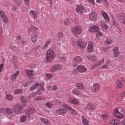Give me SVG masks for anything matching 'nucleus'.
Here are the masks:
<instances>
[{"mask_svg": "<svg viewBox=\"0 0 125 125\" xmlns=\"http://www.w3.org/2000/svg\"><path fill=\"white\" fill-rule=\"evenodd\" d=\"M53 50H48L46 52V55L45 57V62L46 63H49L51 62L54 59V56H53Z\"/></svg>", "mask_w": 125, "mask_h": 125, "instance_id": "obj_1", "label": "nucleus"}, {"mask_svg": "<svg viewBox=\"0 0 125 125\" xmlns=\"http://www.w3.org/2000/svg\"><path fill=\"white\" fill-rule=\"evenodd\" d=\"M1 112L5 113L7 118H11L13 116V109L12 108H2Z\"/></svg>", "mask_w": 125, "mask_h": 125, "instance_id": "obj_2", "label": "nucleus"}, {"mask_svg": "<svg viewBox=\"0 0 125 125\" xmlns=\"http://www.w3.org/2000/svg\"><path fill=\"white\" fill-rule=\"evenodd\" d=\"M23 111V107L19 104H17L14 106V112L16 115H21Z\"/></svg>", "mask_w": 125, "mask_h": 125, "instance_id": "obj_3", "label": "nucleus"}, {"mask_svg": "<svg viewBox=\"0 0 125 125\" xmlns=\"http://www.w3.org/2000/svg\"><path fill=\"white\" fill-rule=\"evenodd\" d=\"M37 87H40L42 91H44V88H43V84H40L39 83H36L34 85L30 88V90H35Z\"/></svg>", "mask_w": 125, "mask_h": 125, "instance_id": "obj_4", "label": "nucleus"}, {"mask_svg": "<svg viewBox=\"0 0 125 125\" xmlns=\"http://www.w3.org/2000/svg\"><path fill=\"white\" fill-rule=\"evenodd\" d=\"M0 18H1V20H2V21H3V22L6 24L8 23V18H7L4 12H3L2 11H0Z\"/></svg>", "mask_w": 125, "mask_h": 125, "instance_id": "obj_5", "label": "nucleus"}, {"mask_svg": "<svg viewBox=\"0 0 125 125\" xmlns=\"http://www.w3.org/2000/svg\"><path fill=\"white\" fill-rule=\"evenodd\" d=\"M67 113V109L65 108H60L58 109L56 111L57 115H62L65 116V114Z\"/></svg>", "mask_w": 125, "mask_h": 125, "instance_id": "obj_6", "label": "nucleus"}, {"mask_svg": "<svg viewBox=\"0 0 125 125\" xmlns=\"http://www.w3.org/2000/svg\"><path fill=\"white\" fill-rule=\"evenodd\" d=\"M82 28L80 26H75L72 29V32L77 34V35H80L82 34Z\"/></svg>", "mask_w": 125, "mask_h": 125, "instance_id": "obj_7", "label": "nucleus"}, {"mask_svg": "<svg viewBox=\"0 0 125 125\" xmlns=\"http://www.w3.org/2000/svg\"><path fill=\"white\" fill-rule=\"evenodd\" d=\"M63 107L65 108L68 111H69V113H71L72 115H76V110L75 109L72 108L71 106H69L66 104H64L62 105Z\"/></svg>", "mask_w": 125, "mask_h": 125, "instance_id": "obj_8", "label": "nucleus"}, {"mask_svg": "<svg viewBox=\"0 0 125 125\" xmlns=\"http://www.w3.org/2000/svg\"><path fill=\"white\" fill-rule=\"evenodd\" d=\"M84 9V7L83 5L80 4L77 6L76 10L77 12H79L80 14H83Z\"/></svg>", "mask_w": 125, "mask_h": 125, "instance_id": "obj_9", "label": "nucleus"}, {"mask_svg": "<svg viewBox=\"0 0 125 125\" xmlns=\"http://www.w3.org/2000/svg\"><path fill=\"white\" fill-rule=\"evenodd\" d=\"M77 46L78 47H80V48L83 49V48H85V47L86 46V43L83 42L82 40H79L77 42Z\"/></svg>", "mask_w": 125, "mask_h": 125, "instance_id": "obj_10", "label": "nucleus"}, {"mask_svg": "<svg viewBox=\"0 0 125 125\" xmlns=\"http://www.w3.org/2000/svg\"><path fill=\"white\" fill-rule=\"evenodd\" d=\"M112 50L114 58H117V57H119L120 55V51L119 50V48H118L117 47H115L113 48Z\"/></svg>", "mask_w": 125, "mask_h": 125, "instance_id": "obj_11", "label": "nucleus"}, {"mask_svg": "<svg viewBox=\"0 0 125 125\" xmlns=\"http://www.w3.org/2000/svg\"><path fill=\"white\" fill-rule=\"evenodd\" d=\"M77 70L78 72H80V73H84V72L87 71L86 67H84L83 65H78L77 67Z\"/></svg>", "mask_w": 125, "mask_h": 125, "instance_id": "obj_12", "label": "nucleus"}, {"mask_svg": "<svg viewBox=\"0 0 125 125\" xmlns=\"http://www.w3.org/2000/svg\"><path fill=\"white\" fill-rule=\"evenodd\" d=\"M98 30H99V26L97 25H94L92 26H91L89 28V32L90 33H94L95 32H98Z\"/></svg>", "mask_w": 125, "mask_h": 125, "instance_id": "obj_13", "label": "nucleus"}, {"mask_svg": "<svg viewBox=\"0 0 125 125\" xmlns=\"http://www.w3.org/2000/svg\"><path fill=\"white\" fill-rule=\"evenodd\" d=\"M114 116L116 118H117V119H122V118H124V115L119 112L118 109H115L114 110Z\"/></svg>", "mask_w": 125, "mask_h": 125, "instance_id": "obj_14", "label": "nucleus"}, {"mask_svg": "<svg viewBox=\"0 0 125 125\" xmlns=\"http://www.w3.org/2000/svg\"><path fill=\"white\" fill-rule=\"evenodd\" d=\"M19 74H20V72L19 71H17L15 73L11 75V79L12 82H16V79L18 78Z\"/></svg>", "mask_w": 125, "mask_h": 125, "instance_id": "obj_15", "label": "nucleus"}, {"mask_svg": "<svg viewBox=\"0 0 125 125\" xmlns=\"http://www.w3.org/2000/svg\"><path fill=\"white\" fill-rule=\"evenodd\" d=\"M100 88V84L96 83L93 85L92 90L95 92H98L99 91V89Z\"/></svg>", "mask_w": 125, "mask_h": 125, "instance_id": "obj_16", "label": "nucleus"}, {"mask_svg": "<svg viewBox=\"0 0 125 125\" xmlns=\"http://www.w3.org/2000/svg\"><path fill=\"white\" fill-rule=\"evenodd\" d=\"M97 15L95 12H92L89 15V19L91 21H95Z\"/></svg>", "mask_w": 125, "mask_h": 125, "instance_id": "obj_17", "label": "nucleus"}, {"mask_svg": "<svg viewBox=\"0 0 125 125\" xmlns=\"http://www.w3.org/2000/svg\"><path fill=\"white\" fill-rule=\"evenodd\" d=\"M29 14L30 16H32L34 18V19H37L38 18V14H37V12L34 10H30L29 11Z\"/></svg>", "mask_w": 125, "mask_h": 125, "instance_id": "obj_18", "label": "nucleus"}, {"mask_svg": "<svg viewBox=\"0 0 125 125\" xmlns=\"http://www.w3.org/2000/svg\"><path fill=\"white\" fill-rule=\"evenodd\" d=\"M87 51L88 52H92L93 51V44H92V42H90L88 43Z\"/></svg>", "mask_w": 125, "mask_h": 125, "instance_id": "obj_19", "label": "nucleus"}, {"mask_svg": "<svg viewBox=\"0 0 125 125\" xmlns=\"http://www.w3.org/2000/svg\"><path fill=\"white\" fill-rule=\"evenodd\" d=\"M73 61L77 63H82L83 62V59L80 56H76L73 59Z\"/></svg>", "mask_w": 125, "mask_h": 125, "instance_id": "obj_20", "label": "nucleus"}, {"mask_svg": "<svg viewBox=\"0 0 125 125\" xmlns=\"http://www.w3.org/2000/svg\"><path fill=\"white\" fill-rule=\"evenodd\" d=\"M68 101L69 103H71V104H74V105H77L79 102L78 100L76 99H69Z\"/></svg>", "mask_w": 125, "mask_h": 125, "instance_id": "obj_21", "label": "nucleus"}, {"mask_svg": "<svg viewBox=\"0 0 125 125\" xmlns=\"http://www.w3.org/2000/svg\"><path fill=\"white\" fill-rule=\"evenodd\" d=\"M28 115H33L34 113H35V108L34 107H29L27 109H26V113H27Z\"/></svg>", "mask_w": 125, "mask_h": 125, "instance_id": "obj_22", "label": "nucleus"}, {"mask_svg": "<svg viewBox=\"0 0 125 125\" xmlns=\"http://www.w3.org/2000/svg\"><path fill=\"white\" fill-rule=\"evenodd\" d=\"M40 120L42 122V124H44L45 125H50V121H48L47 119L40 118Z\"/></svg>", "mask_w": 125, "mask_h": 125, "instance_id": "obj_23", "label": "nucleus"}, {"mask_svg": "<svg viewBox=\"0 0 125 125\" xmlns=\"http://www.w3.org/2000/svg\"><path fill=\"white\" fill-rule=\"evenodd\" d=\"M63 23H64V25H68L70 23H73V20L70 18L65 19H64V20L63 21Z\"/></svg>", "mask_w": 125, "mask_h": 125, "instance_id": "obj_24", "label": "nucleus"}, {"mask_svg": "<svg viewBox=\"0 0 125 125\" xmlns=\"http://www.w3.org/2000/svg\"><path fill=\"white\" fill-rule=\"evenodd\" d=\"M95 108H96V106L93 104H89L87 105V108H88V110H94Z\"/></svg>", "mask_w": 125, "mask_h": 125, "instance_id": "obj_25", "label": "nucleus"}, {"mask_svg": "<svg viewBox=\"0 0 125 125\" xmlns=\"http://www.w3.org/2000/svg\"><path fill=\"white\" fill-rule=\"evenodd\" d=\"M120 124V121L117 119L112 120L110 122V125H118Z\"/></svg>", "mask_w": 125, "mask_h": 125, "instance_id": "obj_26", "label": "nucleus"}, {"mask_svg": "<svg viewBox=\"0 0 125 125\" xmlns=\"http://www.w3.org/2000/svg\"><path fill=\"white\" fill-rule=\"evenodd\" d=\"M82 120L83 125H88V121H87V120L84 118V116H82Z\"/></svg>", "mask_w": 125, "mask_h": 125, "instance_id": "obj_27", "label": "nucleus"}, {"mask_svg": "<svg viewBox=\"0 0 125 125\" xmlns=\"http://www.w3.org/2000/svg\"><path fill=\"white\" fill-rule=\"evenodd\" d=\"M26 73L28 77H29V78L33 77V76H34V74H35V72H34L33 70H27L26 71Z\"/></svg>", "mask_w": 125, "mask_h": 125, "instance_id": "obj_28", "label": "nucleus"}, {"mask_svg": "<svg viewBox=\"0 0 125 125\" xmlns=\"http://www.w3.org/2000/svg\"><path fill=\"white\" fill-rule=\"evenodd\" d=\"M57 36L58 40H63V38H64V35H63V32H59Z\"/></svg>", "mask_w": 125, "mask_h": 125, "instance_id": "obj_29", "label": "nucleus"}, {"mask_svg": "<svg viewBox=\"0 0 125 125\" xmlns=\"http://www.w3.org/2000/svg\"><path fill=\"white\" fill-rule=\"evenodd\" d=\"M76 86L78 89H83V85L81 83H77Z\"/></svg>", "mask_w": 125, "mask_h": 125, "instance_id": "obj_30", "label": "nucleus"}, {"mask_svg": "<svg viewBox=\"0 0 125 125\" xmlns=\"http://www.w3.org/2000/svg\"><path fill=\"white\" fill-rule=\"evenodd\" d=\"M101 23L102 27H103V29H104V30L108 29V25L104 21H101Z\"/></svg>", "mask_w": 125, "mask_h": 125, "instance_id": "obj_31", "label": "nucleus"}, {"mask_svg": "<svg viewBox=\"0 0 125 125\" xmlns=\"http://www.w3.org/2000/svg\"><path fill=\"white\" fill-rule=\"evenodd\" d=\"M23 92V91L21 89H16L14 91V94H21Z\"/></svg>", "mask_w": 125, "mask_h": 125, "instance_id": "obj_32", "label": "nucleus"}, {"mask_svg": "<svg viewBox=\"0 0 125 125\" xmlns=\"http://www.w3.org/2000/svg\"><path fill=\"white\" fill-rule=\"evenodd\" d=\"M51 42H50V40L46 41L44 45V49H45V48H47L48 47V45L50 44Z\"/></svg>", "mask_w": 125, "mask_h": 125, "instance_id": "obj_33", "label": "nucleus"}, {"mask_svg": "<svg viewBox=\"0 0 125 125\" xmlns=\"http://www.w3.org/2000/svg\"><path fill=\"white\" fill-rule=\"evenodd\" d=\"M102 117L103 118V119H104V120H108V119H109V115H108V114L107 113H104V114H102Z\"/></svg>", "mask_w": 125, "mask_h": 125, "instance_id": "obj_34", "label": "nucleus"}, {"mask_svg": "<svg viewBox=\"0 0 125 125\" xmlns=\"http://www.w3.org/2000/svg\"><path fill=\"white\" fill-rule=\"evenodd\" d=\"M37 35H34L31 36V41L32 42H37Z\"/></svg>", "mask_w": 125, "mask_h": 125, "instance_id": "obj_35", "label": "nucleus"}, {"mask_svg": "<svg viewBox=\"0 0 125 125\" xmlns=\"http://www.w3.org/2000/svg\"><path fill=\"white\" fill-rule=\"evenodd\" d=\"M72 93L75 95H80V91L76 89L72 91Z\"/></svg>", "mask_w": 125, "mask_h": 125, "instance_id": "obj_36", "label": "nucleus"}, {"mask_svg": "<svg viewBox=\"0 0 125 125\" xmlns=\"http://www.w3.org/2000/svg\"><path fill=\"white\" fill-rule=\"evenodd\" d=\"M117 86L119 88H121L124 85V84L121 82L120 80H118L117 82Z\"/></svg>", "mask_w": 125, "mask_h": 125, "instance_id": "obj_37", "label": "nucleus"}, {"mask_svg": "<svg viewBox=\"0 0 125 125\" xmlns=\"http://www.w3.org/2000/svg\"><path fill=\"white\" fill-rule=\"evenodd\" d=\"M17 57L16 56H14L13 57V59H12V62L14 64V65H15V64H16V63H17Z\"/></svg>", "mask_w": 125, "mask_h": 125, "instance_id": "obj_38", "label": "nucleus"}, {"mask_svg": "<svg viewBox=\"0 0 125 125\" xmlns=\"http://www.w3.org/2000/svg\"><path fill=\"white\" fill-rule=\"evenodd\" d=\"M26 119H27V116H21V122L22 123H24Z\"/></svg>", "mask_w": 125, "mask_h": 125, "instance_id": "obj_39", "label": "nucleus"}, {"mask_svg": "<svg viewBox=\"0 0 125 125\" xmlns=\"http://www.w3.org/2000/svg\"><path fill=\"white\" fill-rule=\"evenodd\" d=\"M102 63H104V59H103V60L101 61H99L98 63L96 64V67H99V66H100Z\"/></svg>", "mask_w": 125, "mask_h": 125, "instance_id": "obj_40", "label": "nucleus"}, {"mask_svg": "<svg viewBox=\"0 0 125 125\" xmlns=\"http://www.w3.org/2000/svg\"><path fill=\"white\" fill-rule=\"evenodd\" d=\"M6 98L8 100H12L13 99V97L11 95H6Z\"/></svg>", "mask_w": 125, "mask_h": 125, "instance_id": "obj_41", "label": "nucleus"}, {"mask_svg": "<svg viewBox=\"0 0 125 125\" xmlns=\"http://www.w3.org/2000/svg\"><path fill=\"white\" fill-rule=\"evenodd\" d=\"M55 68H56V70L59 71L61 70L62 67H61V65L59 64H56V65H55Z\"/></svg>", "mask_w": 125, "mask_h": 125, "instance_id": "obj_42", "label": "nucleus"}, {"mask_svg": "<svg viewBox=\"0 0 125 125\" xmlns=\"http://www.w3.org/2000/svg\"><path fill=\"white\" fill-rule=\"evenodd\" d=\"M45 105L46 106L47 108H51L52 104H51V103H50V102H47L46 104H45Z\"/></svg>", "mask_w": 125, "mask_h": 125, "instance_id": "obj_43", "label": "nucleus"}, {"mask_svg": "<svg viewBox=\"0 0 125 125\" xmlns=\"http://www.w3.org/2000/svg\"><path fill=\"white\" fill-rule=\"evenodd\" d=\"M24 3L26 6H28L29 4H30V0H24Z\"/></svg>", "mask_w": 125, "mask_h": 125, "instance_id": "obj_44", "label": "nucleus"}, {"mask_svg": "<svg viewBox=\"0 0 125 125\" xmlns=\"http://www.w3.org/2000/svg\"><path fill=\"white\" fill-rule=\"evenodd\" d=\"M25 56H26L27 58H30L31 56V53L29 52L25 53Z\"/></svg>", "mask_w": 125, "mask_h": 125, "instance_id": "obj_45", "label": "nucleus"}, {"mask_svg": "<svg viewBox=\"0 0 125 125\" xmlns=\"http://www.w3.org/2000/svg\"><path fill=\"white\" fill-rule=\"evenodd\" d=\"M41 45H38L35 47L33 48V50L34 51H37V50H39V49L40 48Z\"/></svg>", "mask_w": 125, "mask_h": 125, "instance_id": "obj_46", "label": "nucleus"}, {"mask_svg": "<svg viewBox=\"0 0 125 125\" xmlns=\"http://www.w3.org/2000/svg\"><path fill=\"white\" fill-rule=\"evenodd\" d=\"M3 66H4V63H1L0 64V73L2 72V70H3Z\"/></svg>", "mask_w": 125, "mask_h": 125, "instance_id": "obj_47", "label": "nucleus"}, {"mask_svg": "<svg viewBox=\"0 0 125 125\" xmlns=\"http://www.w3.org/2000/svg\"><path fill=\"white\" fill-rule=\"evenodd\" d=\"M102 1H103L104 4L105 5H108V4H109V2H108L107 0H102Z\"/></svg>", "mask_w": 125, "mask_h": 125, "instance_id": "obj_48", "label": "nucleus"}, {"mask_svg": "<svg viewBox=\"0 0 125 125\" xmlns=\"http://www.w3.org/2000/svg\"><path fill=\"white\" fill-rule=\"evenodd\" d=\"M50 71L51 72H55V71H56V69L55 68V65L51 68Z\"/></svg>", "mask_w": 125, "mask_h": 125, "instance_id": "obj_49", "label": "nucleus"}, {"mask_svg": "<svg viewBox=\"0 0 125 125\" xmlns=\"http://www.w3.org/2000/svg\"><path fill=\"white\" fill-rule=\"evenodd\" d=\"M91 60L93 62H94L96 60V56L92 55Z\"/></svg>", "mask_w": 125, "mask_h": 125, "instance_id": "obj_50", "label": "nucleus"}, {"mask_svg": "<svg viewBox=\"0 0 125 125\" xmlns=\"http://www.w3.org/2000/svg\"><path fill=\"white\" fill-rule=\"evenodd\" d=\"M46 78H48V79H49V78H52V75L49 73H47L46 74Z\"/></svg>", "mask_w": 125, "mask_h": 125, "instance_id": "obj_51", "label": "nucleus"}, {"mask_svg": "<svg viewBox=\"0 0 125 125\" xmlns=\"http://www.w3.org/2000/svg\"><path fill=\"white\" fill-rule=\"evenodd\" d=\"M103 16L104 17V18H106V17H107L108 15H107V13H106V12H104L103 14Z\"/></svg>", "mask_w": 125, "mask_h": 125, "instance_id": "obj_52", "label": "nucleus"}, {"mask_svg": "<svg viewBox=\"0 0 125 125\" xmlns=\"http://www.w3.org/2000/svg\"><path fill=\"white\" fill-rule=\"evenodd\" d=\"M21 104L22 106H26L27 105V102L22 100L21 101Z\"/></svg>", "mask_w": 125, "mask_h": 125, "instance_id": "obj_53", "label": "nucleus"}, {"mask_svg": "<svg viewBox=\"0 0 125 125\" xmlns=\"http://www.w3.org/2000/svg\"><path fill=\"white\" fill-rule=\"evenodd\" d=\"M104 19L105 20L106 22H109V21H110V18H109L108 16L106 18H104Z\"/></svg>", "mask_w": 125, "mask_h": 125, "instance_id": "obj_54", "label": "nucleus"}, {"mask_svg": "<svg viewBox=\"0 0 125 125\" xmlns=\"http://www.w3.org/2000/svg\"><path fill=\"white\" fill-rule=\"evenodd\" d=\"M92 56V55H87L86 57L87 58V59H88V60L91 61Z\"/></svg>", "mask_w": 125, "mask_h": 125, "instance_id": "obj_55", "label": "nucleus"}, {"mask_svg": "<svg viewBox=\"0 0 125 125\" xmlns=\"http://www.w3.org/2000/svg\"><path fill=\"white\" fill-rule=\"evenodd\" d=\"M36 93L37 95H42V91H41V90H39L38 91L36 92Z\"/></svg>", "mask_w": 125, "mask_h": 125, "instance_id": "obj_56", "label": "nucleus"}, {"mask_svg": "<svg viewBox=\"0 0 125 125\" xmlns=\"http://www.w3.org/2000/svg\"><path fill=\"white\" fill-rule=\"evenodd\" d=\"M88 1L91 2V3H92L93 5L95 4V3L94 2V0H88Z\"/></svg>", "mask_w": 125, "mask_h": 125, "instance_id": "obj_57", "label": "nucleus"}, {"mask_svg": "<svg viewBox=\"0 0 125 125\" xmlns=\"http://www.w3.org/2000/svg\"><path fill=\"white\" fill-rule=\"evenodd\" d=\"M97 33H98V35L99 36H102L103 34H102V32H100L99 30H98V31H97Z\"/></svg>", "mask_w": 125, "mask_h": 125, "instance_id": "obj_58", "label": "nucleus"}, {"mask_svg": "<svg viewBox=\"0 0 125 125\" xmlns=\"http://www.w3.org/2000/svg\"><path fill=\"white\" fill-rule=\"evenodd\" d=\"M32 96L33 97H35V96H38V95L37 94V92L32 93Z\"/></svg>", "mask_w": 125, "mask_h": 125, "instance_id": "obj_59", "label": "nucleus"}, {"mask_svg": "<svg viewBox=\"0 0 125 125\" xmlns=\"http://www.w3.org/2000/svg\"><path fill=\"white\" fill-rule=\"evenodd\" d=\"M13 10H14V11H16V10H17V7L15 6H13Z\"/></svg>", "mask_w": 125, "mask_h": 125, "instance_id": "obj_60", "label": "nucleus"}, {"mask_svg": "<svg viewBox=\"0 0 125 125\" xmlns=\"http://www.w3.org/2000/svg\"><path fill=\"white\" fill-rule=\"evenodd\" d=\"M96 0L98 3H102V0Z\"/></svg>", "mask_w": 125, "mask_h": 125, "instance_id": "obj_61", "label": "nucleus"}, {"mask_svg": "<svg viewBox=\"0 0 125 125\" xmlns=\"http://www.w3.org/2000/svg\"><path fill=\"white\" fill-rule=\"evenodd\" d=\"M16 39L18 41H20L21 40V36H18L16 37Z\"/></svg>", "mask_w": 125, "mask_h": 125, "instance_id": "obj_62", "label": "nucleus"}, {"mask_svg": "<svg viewBox=\"0 0 125 125\" xmlns=\"http://www.w3.org/2000/svg\"><path fill=\"white\" fill-rule=\"evenodd\" d=\"M56 89H57V86L54 85L53 86V90H56Z\"/></svg>", "mask_w": 125, "mask_h": 125, "instance_id": "obj_63", "label": "nucleus"}, {"mask_svg": "<svg viewBox=\"0 0 125 125\" xmlns=\"http://www.w3.org/2000/svg\"><path fill=\"white\" fill-rule=\"evenodd\" d=\"M105 43H106V44H111V42H110L108 41H106L105 42Z\"/></svg>", "mask_w": 125, "mask_h": 125, "instance_id": "obj_64", "label": "nucleus"}]
</instances>
